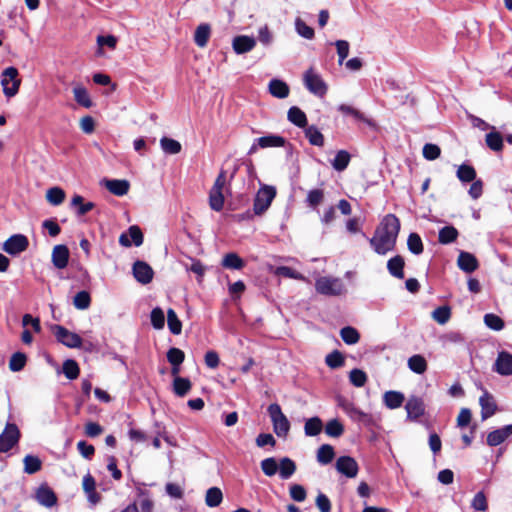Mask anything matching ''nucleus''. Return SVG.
I'll return each instance as SVG.
<instances>
[{
    "mask_svg": "<svg viewBox=\"0 0 512 512\" xmlns=\"http://www.w3.org/2000/svg\"><path fill=\"white\" fill-rule=\"evenodd\" d=\"M73 94L75 101L84 108H90L93 102L87 89L81 85H77L73 88Z\"/></svg>",
    "mask_w": 512,
    "mask_h": 512,
    "instance_id": "nucleus-35",
    "label": "nucleus"
},
{
    "mask_svg": "<svg viewBox=\"0 0 512 512\" xmlns=\"http://www.w3.org/2000/svg\"><path fill=\"white\" fill-rule=\"evenodd\" d=\"M335 456L334 448L329 444H323L318 448L317 461L321 465H327L332 462Z\"/></svg>",
    "mask_w": 512,
    "mask_h": 512,
    "instance_id": "nucleus-38",
    "label": "nucleus"
},
{
    "mask_svg": "<svg viewBox=\"0 0 512 512\" xmlns=\"http://www.w3.org/2000/svg\"><path fill=\"white\" fill-rule=\"evenodd\" d=\"M325 362L328 367L337 369L344 365V357L338 350H334L326 356Z\"/></svg>",
    "mask_w": 512,
    "mask_h": 512,
    "instance_id": "nucleus-56",
    "label": "nucleus"
},
{
    "mask_svg": "<svg viewBox=\"0 0 512 512\" xmlns=\"http://www.w3.org/2000/svg\"><path fill=\"white\" fill-rule=\"evenodd\" d=\"M18 76V69L13 66L7 67L2 71L1 86L7 98L14 97L18 93L21 84V79Z\"/></svg>",
    "mask_w": 512,
    "mask_h": 512,
    "instance_id": "nucleus-3",
    "label": "nucleus"
},
{
    "mask_svg": "<svg viewBox=\"0 0 512 512\" xmlns=\"http://www.w3.org/2000/svg\"><path fill=\"white\" fill-rule=\"evenodd\" d=\"M35 498L40 505L47 508H50L57 503L56 494L47 485H41L37 489Z\"/></svg>",
    "mask_w": 512,
    "mask_h": 512,
    "instance_id": "nucleus-19",
    "label": "nucleus"
},
{
    "mask_svg": "<svg viewBox=\"0 0 512 512\" xmlns=\"http://www.w3.org/2000/svg\"><path fill=\"white\" fill-rule=\"evenodd\" d=\"M46 199L51 205L58 206L63 203L65 192L60 187L49 188L46 192Z\"/></svg>",
    "mask_w": 512,
    "mask_h": 512,
    "instance_id": "nucleus-43",
    "label": "nucleus"
},
{
    "mask_svg": "<svg viewBox=\"0 0 512 512\" xmlns=\"http://www.w3.org/2000/svg\"><path fill=\"white\" fill-rule=\"evenodd\" d=\"M350 160L351 155L346 150H339L331 161V165L334 170L341 172L348 167Z\"/></svg>",
    "mask_w": 512,
    "mask_h": 512,
    "instance_id": "nucleus-30",
    "label": "nucleus"
},
{
    "mask_svg": "<svg viewBox=\"0 0 512 512\" xmlns=\"http://www.w3.org/2000/svg\"><path fill=\"white\" fill-rule=\"evenodd\" d=\"M457 178L464 183H469L475 180L476 171L471 165L462 164L457 169Z\"/></svg>",
    "mask_w": 512,
    "mask_h": 512,
    "instance_id": "nucleus-42",
    "label": "nucleus"
},
{
    "mask_svg": "<svg viewBox=\"0 0 512 512\" xmlns=\"http://www.w3.org/2000/svg\"><path fill=\"white\" fill-rule=\"evenodd\" d=\"M191 386L188 378L175 377L173 380V392L178 397H184L190 391Z\"/></svg>",
    "mask_w": 512,
    "mask_h": 512,
    "instance_id": "nucleus-40",
    "label": "nucleus"
},
{
    "mask_svg": "<svg viewBox=\"0 0 512 512\" xmlns=\"http://www.w3.org/2000/svg\"><path fill=\"white\" fill-rule=\"evenodd\" d=\"M267 412L273 424V430L278 437H286L290 430V422L282 412L279 404L272 403L268 406Z\"/></svg>",
    "mask_w": 512,
    "mask_h": 512,
    "instance_id": "nucleus-2",
    "label": "nucleus"
},
{
    "mask_svg": "<svg viewBox=\"0 0 512 512\" xmlns=\"http://www.w3.org/2000/svg\"><path fill=\"white\" fill-rule=\"evenodd\" d=\"M211 29L209 24L203 23L200 24L194 34V42L198 47H205L208 43L210 37Z\"/></svg>",
    "mask_w": 512,
    "mask_h": 512,
    "instance_id": "nucleus-27",
    "label": "nucleus"
},
{
    "mask_svg": "<svg viewBox=\"0 0 512 512\" xmlns=\"http://www.w3.org/2000/svg\"><path fill=\"white\" fill-rule=\"evenodd\" d=\"M23 463L24 472L30 475L37 473L42 467V461L40 458L30 454L24 457Z\"/></svg>",
    "mask_w": 512,
    "mask_h": 512,
    "instance_id": "nucleus-41",
    "label": "nucleus"
},
{
    "mask_svg": "<svg viewBox=\"0 0 512 512\" xmlns=\"http://www.w3.org/2000/svg\"><path fill=\"white\" fill-rule=\"evenodd\" d=\"M209 205L212 210L219 212L224 207V195L222 191L212 190L209 194Z\"/></svg>",
    "mask_w": 512,
    "mask_h": 512,
    "instance_id": "nucleus-50",
    "label": "nucleus"
},
{
    "mask_svg": "<svg viewBox=\"0 0 512 512\" xmlns=\"http://www.w3.org/2000/svg\"><path fill=\"white\" fill-rule=\"evenodd\" d=\"M349 380L355 387H363L367 382V375L360 369H353L350 371Z\"/></svg>",
    "mask_w": 512,
    "mask_h": 512,
    "instance_id": "nucleus-60",
    "label": "nucleus"
},
{
    "mask_svg": "<svg viewBox=\"0 0 512 512\" xmlns=\"http://www.w3.org/2000/svg\"><path fill=\"white\" fill-rule=\"evenodd\" d=\"M423 157L429 161L435 160L440 156L441 149L438 145L427 143L423 147Z\"/></svg>",
    "mask_w": 512,
    "mask_h": 512,
    "instance_id": "nucleus-64",
    "label": "nucleus"
},
{
    "mask_svg": "<svg viewBox=\"0 0 512 512\" xmlns=\"http://www.w3.org/2000/svg\"><path fill=\"white\" fill-rule=\"evenodd\" d=\"M275 196L276 189L274 186H261L254 199L253 214L257 216L264 214L270 207Z\"/></svg>",
    "mask_w": 512,
    "mask_h": 512,
    "instance_id": "nucleus-4",
    "label": "nucleus"
},
{
    "mask_svg": "<svg viewBox=\"0 0 512 512\" xmlns=\"http://www.w3.org/2000/svg\"><path fill=\"white\" fill-rule=\"evenodd\" d=\"M268 90L272 96L278 99L288 97L290 92L288 84L280 79H272L268 84Z\"/></svg>",
    "mask_w": 512,
    "mask_h": 512,
    "instance_id": "nucleus-22",
    "label": "nucleus"
},
{
    "mask_svg": "<svg viewBox=\"0 0 512 512\" xmlns=\"http://www.w3.org/2000/svg\"><path fill=\"white\" fill-rule=\"evenodd\" d=\"M304 133L311 145L318 147L324 145V136L315 125L306 126Z\"/></svg>",
    "mask_w": 512,
    "mask_h": 512,
    "instance_id": "nucleus-32",
    "label": "nucleus"
},
{
    "mask_svg": "<svg viewBox=\"0 0 512 512\" xmlns=\"http://www.w3.org/2000/svg\"><path fill=\"white\" fill-rule=\"evenodd\" d=\"M295 30L301 37L311 40L314 38V29L308 26L302 19L296 18Z\"/></svg>",
    "mask_w": 512,
    "mask_h": 512,
    "instance_id": "nucleus-53",
    "label": "nucleus"
},
{
    "mask_svg": "<svg viewBox=\"0 0 512 512\" xmlns=\"http://www.w3.org/2000/svg\"><path fill=\"white\" fill-rule=\"evenodd\" d=\"M324 199L322 189H312L308 192L306 203L309 207L316 208Z\"/></svg>",
    "mask_w": 512,
    "mask_h": 512,
    "instance_id": "nucleus-59",
    "label": "nucleus"
},
{
    "mask_svg": "<svg viewBox=\"0 0 512 512\" xmlns=\"http://www.w3.org/2000/svg\"><path fill=\"white\" fill-rule=\"evenodd\" d=\"M340 336L342 340L348 345L356 344L360 339L359 332L351 326L342 328L340 330Z\"/></svg>",
    "mask_w": 512,
    "mask_h": 512,
    "instance_id": "nucleus-47",
    "label": "nucleus"
},
{
    "mask_svg": "<svg viewBox=\"0 0 512 512\" xmlns=\"http://www.w3.org/2000/svg\"><path fill=\"white\" fill-rule=\"evenodd\" d=\"M278 470L280 478L283 480H287L295 473L296 464L292 459L288 457H283L280 460Z\"/></svg>",
    "mask_w": 512,
    "mask_h": 512,
    "instance_id": "nucleus-34",
    "label": "nucleus"
},
{
    "mask_svg": "<svg viewBox=\"0 0 512 512\" xmlns=\"http://www.w3.org/2000/svg\"><path fill=\"white\" fill-rule=\"evenodd\" d=\"M287 119L289 122L299 128H305L307 126L306 114L297 106H292L287 112Z\"/></svg>",
    "mask_w": 512,
    "mask_h": 512,
    "instance_id": "nucleus-25",
    "label": "nucleus"
},
{
    "mask_svg": "<svg viewBox=\"0 0 512 512\" xmlns=\"http://www.w3.org/2000/svg\"><path fill=\"white\" fill-rule=\"evenodd\" d=\"M404 265H405V262H404L403 257L400 255H396L388 260L387 269L393 277L398 278V279H403L404 278V271H403Z\"/></svg>",
    "mask_w": 512,
    "mask_h": 512,
    "instance_id": "nucleus-24",
    "label": "nucleus"
},
{
    "mask_svg": "<svg viewBox=\"0 0 512 512\" xmlns=\"http://www.w3.org/2000/svg\"><path fill=\"white\" fill-rule=\"evenodd\" d=\"M223 500V493L218 487H211L206 491L205 504L210 507H218Z\"/></svg>",
    "mask_w": 512,
    "mask_h": 512,
    "instance_id": "nucleus-37",
    "label": "nucleus"
},
{
    "mask_svg": "<svg viewBox=\"0 0 512 512\" xmlns=\"http://www.w3.org/2000/svg\"><path fill=\"white\" fill-rule=\"evenodd\" d=\"M167 324L172 334L179 335L181 333L182 323L172 308H169L167 311Z\"/></svg>",
    "mask_w": 512,
    "mask_h": 512,
    "instance_id": "nucleus-45",
    "label": "nucleus"
},
{
    "mask_svg": "<svg viewBox=\"0 0 512 512\" xmlns=\"http://www.w3.org/2000/svg\"><path fill=\"white\" fill-rule=\"evenodd\" d=\"M408 250L415 254L420 255L423 252V242L417 233H410L407 239Z\"/></svg>",
    "mask_w": 512,
    "mask_h": 512,
    "instance_id": "nucleus-48",
    "label": "nucleus"
},
{
    "mask_svg": "<svg viewBox=\"0 0 512 512\" xmlns=\"http://www.w3.org/2000/svg\"><path fill=\"white\" fill-rule=\"evenodd\" d=\"M151 324L155 329H162L165 325V315L161 308L156 307L151 311Z\"/></svg>",
    "mask_w": 512,
    "mask_h": 512,
    "instance_id": "nucleus-61",
    "label": "nucleus"
},
{
    "mask_svg": "<svg viewBox=\"0 0 512 512\" xmlns=\"http://www.w3.org/2000/svg\"><path fill=\"white\" fill-rule=\"evenodd\" d=\"M334 45L336 46L337 54H338V63L342 65L344 60L347 58L349 54L350 45L346 40H337Z\"/></svg>",
    "mask_w": 512,
    "mask_h": 512,
    "instance_id": "nucleus-62",
    "label": "nucleus"
},
{
    "mask_svg": "<svg viewBox=\"0 0 512 512\" xmlns=\"http://www.w3.org/2000/svg\"><path fill=\"white\" fill-rule=\"evenodd\" d=\"M344 432V427L338 419H332L325 426V433L334 438L340 437Z\"/></svg>",
    "mask_w": 512,
    "mask_h": 512,
    "instance_id": "nucleus-54",
    "label": "nucleus"
},
{
    "mask_svg": "<svg viewBox=\"0 0 512 512\" xmlns=\"http://www.w3.org/2000/svg\"><path fill=\"white\" fill-rule=\"evenodd\" d=\"M256 44V39L248 35H237L232 40L233 51L238 55L252 51Z\"/></svg>",
    "mask_w": 512,
    "mask_h": 512,
    "instance_id": "nucleus-14",
    "label": "nucleus"
},
{
    "mask_svg": "<svg viewBox=\"0 0 512 512\" xmlns=\"http://www.w3.org/2000/svg\"><path fill=\"white\" fill-rule=\"evenodd\" d=\"M74 306L79 310H85L89 308L91 304V297L89 292L82 290L79 291L73 299Z\"/></svg>",
    "mask_w": 512,
    "mask_h": 512,
    "instance_id": "nucleus-52",
    "label": "nucleus"
},
{
    "mask_svg": "<svg viewBox=\"0 0 512 512\" xmlns=\"http://www.w3.org/2000/svg\"><path fill=\"white\" fill-rule=\"evenodd\" d=\"M27 362V356L22 352H15L12 354L10 360H9V369L12 372H19L21 371Z\"/></svg>",
    "mask_w": 512,
    "mask_h": 512,
    "instance_id": "nucleus-46",
    "label": "nucleus"
},
{
    "mask_svg": "<svg viewBox=\"0 0 512 512\" xmlns=\"http://www.w3.org/2000/svg\"><path fill=\"white\" fill-rule=\"evenodd\" d=\"M335 468L339 473L348 478L356 477L359 470L356 460L350 456H340L336 460Z\"/></svg>",
    "mask_w": 512,
    "mask_h": 512,
    "instance_id": "nucleus-11",
    "label": "nucleus"
},
{
    "mask_svg": "<svg viewBox=\"0 0 512 512\" xmlns=\"http://www.w3.org/2000/svg\"><path fill=\"white\" fill-rule=\"evenodd\" d=\"M457 262L459 268L466 273H472L478 268L476 257L469 252L461 251Z\"/></svg>",
    "mask_w": 512,
    "mask_h": 512,
    "instance_id": "nucleus-20",
    "label": "nucleus"
},
{
    "mask_svg": "<svg viewBox=\"0 0 512 512\" xmlns=\"http://www.w3.org/2000/svg\"><path fill=\"white\" fill-rule=\"evenodd\" d=\"M258 40L262 45L266 47L273 43L274 36L268 25H263L258 29Z\"/></svg>",
    "mask_w": 512,
    "mask_h": 512,
    "instance_id": "nucleus-63",
    "label": "nucleus"
},
{
    "mask_svg": "<svg viewBox=\"0 0 512 512\" xmlns=\"http://www.w3.org/2000/svg\"><path fill=\"white\" fill-rule=\"evenodd\" d=\"M185 359L184 352L176 347H172L167 352V360L171 366H180Z\"/></svg>",
    "mask_w": 512,
    "mask_h": 512,
    "instance_id": "nucleus-57",
    "label": "nucleus"
},
{
    "mask_svg": "<svg viewBox=\"0 0 512 512\" xmlns=\"http://www.w3.org/2000/svg\"><path fill=\"white\" fill-rule=\"evenodd\" d=\"M479 404L481 406L482 420H486L496 413L497 404L494 396L485 389L479 398Z\"/></svg>",
    "mask_w": 512,
    "mask_h": 512,
    "instance_id": "nucleus-15",
    "label": "nucleus"
},
{
    "mask_svg": "<svg viewBox=\"0 0 512 512\" xmlns=\"http://www.w3.org/2000/svg\"><path fill=\"white\" fill-rule=\"evenodd\" d=\"M120 245L124 247H130L134 244L139 247L143 243V233L137 225H132L128 228L126 233H122L119 237Z\"/></svg>",
    "mask_w": 512,
    "mask_h": 512,
    "instance_id": "nucleus-13",
    "label": "nucleus"
},
{
    "mask_svg": "<svg viewBox=\"0 0 512 512\" xmlns=\"http://www.w3.org/2000/svg\"><path fill=\"white\" fill-rule=\"evenodd\" d=\"M69 249L66 245L59 244L53 248L51 260L57 269H64L69 262Z\"/></svg>",
    "mask_w": 512,
    "mask_h": 512,
    "instance_id": "nucleus-17",
    "label": "nucleus"
},
{
    "mask_svg": "<svg viewBox=\"0 0 512 512\" xmlns=\"http://www.w3.org/2000/svg\"><path fill=\"white\" fill-rule=\"evenodd\" d=\"M494 370L502 376L512 375V354L500 351L494 363Z\"/></svg>",
    "mask_w": 512,
    "mask_h": 512,
    "instance_id": "nucleus-16",
    "label": "nucleus"
},
{
    "mask_svg": "<svg viewBox=\"0 0 512 512\" xmlns=\"http://www.w3.org/2000/svg\"><path fill=\"white\" fill-rule=\"evenodd\" d=\"M400 231V220L394 214H387L381 220L373 237L369 238L372 249L379 255L394 250Z\"/></svg>",
    "mask_w": 512,
    "mask_h": 512,
    "instance_id": "nucleus-1",
    "label": "nucleus"
},
{
    "mask_svg": "<svg viewBox=\"0 0 512 512\" xmlns=\"http://www.w3.org/2000/svg\"><path fill=\"white\" fill-rule=\"evenodd\" d=\"M260 466L263 473L268 477L274 476L279 469V464L274 457L263 459L260 463Z\"/></svg>",
    "mask_w": 512,
    "mask_h": 512,
    "instance_id": "nucleus-51",
    "label": "nucleus"
},
{
    "mask_svg": "<svg viewBox=\"0 0 512 512\" xmlns=\"http://www.w3.org/2000/svg\"><path fill=\"white\" fill-rule=\"evenodd\" d=\"M132 274L137 282L146 285L153 280L154 271L145 261L137 260L133 263Z\"/></svg>",
    "mask_w": 512,
    "mask_h": 512,
    "instance_id": "nucleus-10",
    "label": "nucleus"
},
{
    "mask_svg": "<svg viewBox=\"0 0 512 512\" xmlns=\"http://www.w3.org/2000/svg\"><path fill=\"white\" fill-rule=\"evenodd\" d=\"M484 323L488 328L494 331H500L505 326L504 321L498 315L493 313H488L484 316Z\"/></svg>",
    "mask_w": 512,
    "mask_h": 512,
    "instance_id": "nucleus-55",
    "label": "nucleus"
},
{
    "mask_svg": "<svg viewBox=\"0 0 512 512\" xmlns=\"http://www.w3.org/2000/svg\"><path fill=\"white\" fill-rule=\"evenodd\" d=\"M160 146L165 153L171 155L178 154L182 148L180 142L168 137H162L160 139Z\"/></svg>",
    "mask_w": 512,
    "mask_h": 512,
    "instance_id": "nucleus-44",
    "label": "nucleus"
},
{
    "mask_svg": "<svg viewBox=\"0 0 512 512\" xmlns=\"http://www.w3.org/2000/svg\"><path fill=\"white\" fill-rule=\"evenodd\" d=\"M71 206L76 208L77 216H83L91 211L95 207V204L93 202H84V198L76 194L71 200Z\"/></svg>",
    "mask_w": 512,
    "mask_h": 512,
    "instance_id": "nucleus-33",
    "label": "nucleus"
},
{
    "mask_svg": "<svg viewBox=\"0 0 512 512\" xmlns=\"http://www.w3.org/2000/svg\"><path fill=\"white\" fill-rule=\"evenodd\" d=\"M404 400V394L399 391L390 390L385 392L383 395V403L389 409H397L401 407Z\"/></svg>",
    "mask_w": 512,
    "mask_h": 512,
    "instance_id": "nucleus-23",
    "label": "nucleus"
},
{
    "mask_svg": "<svg viewBox=\"0 0 512 512\" xmlns=\"http://www.w3.org/2000/svg\"><path fill=\"white\" fill-rule=\"evenodd\" d=\"M221 265L226 269L241 270L245 262L238 254L230 252L223 257Z\"/></svg>",
    "mask_w": 512,
    "mask_h": 512,
    "instance_id": "nucleus-26",
    "label": "nucleus"
},
{
    "mask_svg": "<svg viewBox=\"0 0 512 512\" xmlns=\"http://www.w3.org/2000/svg\"><path fill=\"white\" fill-rule=\"evenodd\" d=\"M407 419L416 421L425 413V405L422 398L410 396L405 404Z\"/></svg>",
    "mask_w": 512,
    "mask_h": 512,
    "instance_id": "nucleus-12",
    "label": "nucleus"
},
{
    "mask_svg": "<svg viewBox=\"0 0 512 512\" xmlns=\"http://www.w3.org/2000/svg\"><path fill=\"white\" fill-rule=\"evenodd\" d=\"M315 289L322 295L339 296L345 291V286L340 278L324 276L316 280Z\"/></svg>",
    "mask_w": 512,
    "mask_h": 512,
    "instance_id": "nucleus-5",
    "label": "nucleus"
},
{
    "mask_svg": "<svg viewBox=\"0 0 512 512\" xmlns=\"http://www.w3.org/2000/svg\"><path fill=\"white\" fill-rule=\"evenodd\" d=\"M485 142L487 147L494 152L502 151L504 146L502 135L495 129L486 134Z\"/></svg>",
    "mask_w": 512,
    "mask_h": 512,
    "instance_id": "nucleus-29",
    "label": "nucleus"
},
{
    "mask_svg": "<svg viewBox=\"0 0 512 512\" xmlns=\"http://www.w3.org/2000/svg\"><path fill=\"white\" fill-rule=\"evenodd\" d=\"M53 332L57 341L68 348H80L82 346V338L61 325H55Z\"/></svg>",
    "mask_w": 512,
    "mask_h": 512,
    "instance_id": "nucleus-8",
    "label": "nucleus"
},
{
    "mask_svg": "<svg viewBox=\"0 0 512 512\" xmlns=\"http://www.w3.org/2000/svg\"><path fill=\"white\" fill-rule=\"evenodd\" d=\"M28 238L23 234H14L9 237L2 246V249L9 255L16 256L28 248Z\"/></svg>",
    "mask_w": 512,
    "mask_h": 512,
    "instance_id": "nucleus-9",
    "label": "nucleus"
},
{
    "mask_svg": "<svg viewBox=\"0 0 512 512\" xmlns=\"http://www.w3.org/2000/svg\"><path fill=\"white\" fill-rule=\"evenodd\" d=\"M303 82L306 89L316 96L323 97L327 92L326 83L312 68L304 73Z\"/></svg>",
    "mask_w": 512,
    "mask_h": 512,
    "instance_id": "nucleus-7",
    "label": "nucleus"
},
{
    "mask_svg": "<svg viewBox=\"0 0 512 512\" xmlns=\"http://www.w3.org/2000/svg\"><path fill=\"white\" fill-rule=\"evenodd\" d=\"M105 187L116 196H124L128 193L130 183L125 179L105 180Z\"/></svg>",
    "mask_w": 512,
    "mask_h": 512,
    "instance_id": "nucleus-21",
    "label": "nucleus"
},
{
    "mask_svg": "<svg viewBox=\"0 0 512 512\" xmlns=\"http://www.w3.org/2000/svg\"><path fill=\"white\" fill-rule=\"evenodd\" d=\"M322 429V420L317 416L307 419L304 425V432L306 436H317Z\"/></svg>",
    "mask_w": 512,
    "mask_h": 512,
    "instance_id": "nucleus-39",
    "label": "nucleus"
},
{
    "mask_svg": "<svg viewBox=\"0 0 512 512\" xmlns=\"http://www.w3.org/2000/svg\"><path fill=\"white\" fill-rule=\"evenodd\" d=\"M458 235V230L454 226H444L439 230L438 241L443 245H447L453 243L457 239Z\"/></svg>",
    "mask_w": 512,
    "mask_h": 512,
    "instance_id": "nucleus-31",
    "label": "nucleus"
},
{
    "mask_svg": "<svg viewBox=\"0 0 512 512\" xmlns=\"http://www.w3.org/2000/svg\"><path fill=\"white\" fill-rule=\"evenodd\" d=\"M63 373L69 380H74L79 376L80 369L78 363L73 359H67L63 363Z\"/></svg>",
    "mask_w": 512,
    "mask_h": 512,
    "instance_id": "nucleus-49",
    "label": "nucleus"
},
{
    "mask_svg": "<svg viewBox=\"0 0 512 512\" xmlns=\"http://www.w3.org/2000/svg\"><path fill=\"white\" fill-rule=\"evenodd\" d=\"M407 365L416 374H423L427 370V361L420 354L411 356L407 361Z\"/></svg>",
    "mask_w": 512,
    "mask_h": 512,
    "instance_id": "nucleus-36",
    "label": "nucleus"
},
{
    "mask_svg": "<svg viewBox=\"0 0 512 512\" xmlns=\"http://www.w3.org/2000/svg\"><path fill=\"white\" fill-rule=\"evenodd\" d=\"M450 316L451 310L448 306H440L436 308L432 313L433 319L442 325L449 321Z\"/></svg>",
    "mask_w": 512,
    "mask_h": 512,
    "instance_id": "nucleus-58",
    "label": "nucleus"
},
{
    "mask_svg": "<svg viewBox=\"0 0 512 512\" xmlns=\"http://www.w3.org/2000/svg\"><path fill=\"white\" fill-rule=\"evenodd\" d=\"M510 435H512V424L505 425L488 433L487 444L491 447L498 446L502 444Z\"/></svg>",
    "mask_w": 512,
    "mask_h": 512,
    "instance_id": "nucleus-18",
    "label": "nucleus"
},
{
    "mask_svg": "<svg viewBox=\"0 0 512 512\" xmlns=\"http://www.w3.org/2000/svg\"><path fill=\"white\" fill-rule=\"evenodd\" d=\"M21 437L20 430L15 423L7 422L0 434V452H8L18 444Z\"/></svg>",
    "mask_w": 512,
    "mask_h": 512,
    "instance_id": "nucleus-6",
    "label": "nucleus"
},
{
    "mask_svg": "<svg viewBox=\"0 0 512 512\" xmlns=\"http://www.w3.org/2000/svg\"><path fill=\"white\" fill-rule=\"evenodd\" d=\"M256 141H258L260 148L283 147L286 142L284 137L273 134L259 137Z\"/></svg>",
    "mask_w": 512,
    "mask_h": 512,
    "instance_id": "nucleus-28",
    "label": "nucleus"
}]
</instances>
